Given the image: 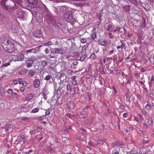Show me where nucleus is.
Masks as SVG:
<instances>
[{
    "mask_svg": "<svg viewBox=\"0 0 154 154\" xmlns=\"http://www.w3.org/2000/svg\"><path fill=\"white\" fill-rule=\"evenodd\" d=\"M130 97L128 95H127V96L126 97V101L127 102H129V103H130Z\"/></svg>",
    "mask_w": 154,
    "mask_h": 154,
    "instance_id": "51",
    "label": "nucleus"
},
{
    "mask_svg": "<svg viewBox=\"0 0 154 154\" xmlns=\"http://www.w3.org/2000/svg\"><path fill=\"white\" fill-rule=\"evenodd\" d=\"M48 94V91L47 88L46 87H45L43 89V94L44 96H46Z\"/></svg>",
    "mask_w": 154,
    "mask_h": 154,
    "instance_id": "21",
    "label": "nucleus"
},
{
    "mask_svg": "<svg viewBox=\"0 0 154 154\" xmlns=\"http://www.w3.org/2000/svg\"><path fill=\"white\" fill-rule=\"evenodd\" d=\"M27 70L26 69H24L21 70L19 72V74L20 75H24L26 73Z\"/></svg>",
    "mask_w": 154,
    "mask_h": 154,
    "instance_id": "23",
    "label": "nucleus"
},
{
    "mask_svg": "<svg viewBox=\"0 0 154 154\" xmlns=\"http://www.w3.org/2000/svg\"><path fill=\"white\" fill-rule=\"evenodd\" d=\"M128 114L127 112L125 113L123 115V117L124 118H126L128 117Z\"/></svg>",
    "mask_w": 154,
    "mask_h": 154,
    "instance_id": "45",
    "label": "nucleus"
},
{
    "mask_svg": "<svg viewBox=\"0 0 154 154\" xmlns=\"http://www.w3.org/2000/svg\"><path fill=\"white\" fill-rule=\"evenodd\" d=\"M55 7V11L56 13H58L59 12V9L60 11L62 12L63 11L66 10V6H61L59 8Z\"/></svg>",
    "mask_w": 154,
    "mask_h": 154,
    "instance_id": "10",
    "label": "nucleus"
},
{
    "mask_svg": "<svg viewBox=\"0 0 154 154\" xmlns=\"http://www.w3.org/2000/svg\"><path fill=\"white\" fill-rule=\"evenodd\" d=\"M81 55H86V48L85 47H82V50L81 51Z\"/></svg>",
    "mask_w": 154,
    "mask_h": 154,
    "instance_id": "24",
    "label": "nucleus"
},
{
    "mask_svg": "<svg viewBox=\"0 0 154 154\" xmlns=\"http://www.w3.org/2000/svg\"><path fill=\"white\" fill-rule=\"evenodd\" d=\"M21 84L22 85L24 86H25L27 85V83L25 81H23L22 82V83Z\"/></svg>",
    "mask_w": 154,
    "mask_h": 154,
    "instance_id": "53",
    "label": "nucleus"
},
{
    "mask_svg": "<svg viewBox=\"0 0 154 154\" xmlns=\"http://www.w3.org/2000/svg\"><path fill=\"white\" fill-rule=\"evenodd\" d=\"M81 39V42L82 43H85L86 42V39L85 38H82Z\"/></svg>",
    "mask_w": 154,
    "mask_h": 154,
    "instance_id": "39",
    "label": "nucleus"
},
{
    "mask_svg": "<svg viewBox=\"0 0 154 154\" xmlns=\"http://www.w3.org/2000/svg\"><path fill=\"white\" fill-rule=\"evenodd\" d=\"M18 83L20 84H21L23 82L21 79H19L18 80Z\"/></svg>",
    "mask_w": 154,
    "mask_h": 154,
    "instance_id": "58",
    "label": "nucleus"
},
{
    "mask_svg": "<svg viewBox=\"0 0 154 154\" xmlns=\"http://www.w3.org/2000/svg\"><path fill=\"white\" fill-rule=\"evenodd\" d=\"M18 61H22L24 58V56L23 54H20L17 57Z\"/></svg>",
    "mask_w": 154,
    "mask_h": 154,
    "instance_id": "18",
    "label": "nucleus"
},
{
    "mask_svg": "<svg viewBox=\"0 0 154 154\" xmlns=\"http://www.w3.org/2000/svg\"><path fill=\"white\" fill-rule=\"evenodd\" d=\"M145 150V149L143 147L141 148L140 149V154H145L146 153V152L145 151H144V150Z\"/></svg>",
    "mask_w": 154,
    "mask_h": 154,
    "instance_id": "25",
    "label": "nucleus"
},
{
    "mask_svg": "<svg viewBox=\"0 0 154 154\" xmlns=\"http://www.w3.org/2000/svg\"><path fill=\"white\" fill-rule=\"evenodd\" d=\"M17 140L20 143H21V145H23L25 144L26 140L24 136H21L18 137Z\"/></svg>",
    "mask_w": 154,
    "mask_h": 154,
    "instance_id": "8",
    "label": "nucleus"
},
{
    "mask_svg": "<svg viewBox=\"0 0 154 154\" xmlns=\"http://www.w3.org/2000/svg\"><path fill=\"white\" fill-rule=\"evenodd\" d=\"M107 42V41L104 39H101L98 41V43L102 46H105Z\"/></svg>",
    "mask_w": 154,
    "mask_h": 154,
    "instance_id": "12",
    "label": "nucleus"
},
{
    "mask_svg": "<svg viewBox=\"0 0 154 154\" xmlns=\"http://www.w3.org/2000/svg\"><path fill=\"white\" fill-rule=\"evenodd\" d=\"M143 127L145 129H147L148 126L145 123H143Z\"/></svg>",
    "mask_w": 154,
    "mask_h": 154,
    "instance_id": "48",
    "label": "nucleus"
},
{
    "mask_svg": "<svg viewBox=\"0 0 154 154\" xmlns=\"http://www.w3.org/2000/svg\"><path fill=\"white\" fill-rule=\"evenodd\" d=\"M2 45L5 51L8 53H13L14 54L20 53L19 50L15 48L11 41L7 40L2 42Z\"/></svg>",
    "mask_w": 154,
    "mask_h": 154,
    "instance_id": "1",
    "label": "nucleus"
},
{
    "mask_svg": "<svg viewBox=\"0 0 154 154\" xmlns=\"http://www.w3.org/2000/svg\"><path fill=\"white\" fill-rule=\"evenodd\" d=\"M73 55L76 58H78L79 57L80 54L78 52L76 51L73 53Z\"/></svg>",
    "mask_w": 154,
    "mask_h": 154,
    "instance_id": "27",
    "label": "nucleus"
},
{
    "mask_svg": "<svg viewBox=\"0 0 154 154\" xmlns=\"http://www.w3.org/2000/svg\"><path fill=\"white\" fill-rule=\"evenodd\" d=\"M11 60L14 61H18L17 57L16 56H14L12 58H11Z\"/></svg>",
    "mask_w": 154,
    "mask_h": 154,
    "instance_id": "33",
    "label": "nucleus"
},
{
    "mask_svg": "<svg viewBox=\"0 0 154 154\" xmlns=\"http://www.w3.org/2000/svg\"><path fill=\"white\" fill-rule=\"evenodd\" d=\"M12 30L13 32H17L18 31L17 28V27H15V28H13Z\"/></svg>",
    "mask_w": 154,
    "mask_h": 154,
    "instance_id": "40",
    "label": "nucleus"
},
{
    "mask_svg": "<svg viewBox=\"0 0 154 154\" xmlns=\"http://www.w3.org/2000/svg\"><path fill=\"white\" fill-rule=\"evenodd\" d=\"M29 119L28 117H23L22 118V119L24 121L27 120Z\"/></svg>",
    "mask_w": 154,
    "mask_h": 154,
    "instance_id": "63",
    "label": "nucleus"
},
{
    "mask_svg": "<svg viewBox=\"0 0 154 154\" xmlns=\"http://www.w3.org/2000/svg\"><path fill=\"white\" fill-rule=\"evenodd\" d=\"M103 144V141L102 140H98L97 142V145H100V144Z\"/></svg>",
    "mask_w": 154,
    "mask_h": 154,
    "instance_id": "41",
    "label": "nucleus"
},
{
    "mask_svg": "<svg viewBox=\"0 0 154 154\" xmlns=\"http://www.w3.org/2000/svg\"><path fill=\"white\" fill-rule=\"evenodd\" d=\"M26 53H35L36 52V50L34 48H32L29 50H27L25 51Z\"/></svg>",
    "mask_w": 154,
    "mask_h": 154,
    "instance_id": "19",
    "label": "nucleus"
},
{
    "mask_svg": "<svg viewBox=\"0 0 154 154\" xmlns=\"http://www.w3.org/2000/svg\"><path fill=\"white\" fill-rule=\"evenodd\" d=\"M33 35L35 37L40 38L42 36L43 34L42 32L40 30H37L33 32Z\"/></svg>",
    "mask_w": 154,
    "mask_h": 154,
    "instance_id": "6",
    "label": "nucleus"
},
{
    "mask_svg": "<svg viewBox=\"0 0 154 154\" xmlns=\"http://www.w3.org/2000/svg\"><path fill=\"white\" fill-rule=\"evenodd\" d=\"M51 77L52 76L51 75H47L45 77L44 79L46 80H49L51 79Z\"/></svg>",
    "mask_w": 154,
    "mask_h": 154,
    "instance_id": "37",
    "label": "nucleus"
},
{
    "mask_svg": "<svg viewBox=\"0 0 154 154\" xmlns=\"http://www.w3.org/2000/svg\"><path fill=\"white\" fill-rule=\"evenodd\" d=\"M12 97H16L17 96V94L16 92H12L11 94Z\"/></svg>",
    "mask_w": 154,
    "mask_h": 154,
    "instance_id": "42",
    "label": "nucleus"
},
{
    "mask_svg": "<svg viewBox=\"0 0 154 154\" xmlns=\"http://www.w3.org/2000/svg\"><path fill=\"white\" fill-rule=\"evenodd\" d=\"M24 89L25 88L24 87H21L20 88V90L21 92H23L24 91Z\"/></svg>",
    "mask_w": 154,
    "mask_h": 154,
    "instance_id": "54",
    "label": "nucleus"
},
{
    "mask_svg": "<svg viewBox=\"0 0 154 154\" xmlns=\"http://www.w3.org/2000/svg\"><path fill=\"white\" fill-rule=\"evenodd\" d=\"M67 73L69 75H71L72 74V72L70 70H68Z\"/></svg>",
    "mask_w": 154,
    "mask_h": 154,
    "instance_id": "57",
    "label": "nucleus"
},
{
    "mask_svg": "<svg viewBox=\"0 0 154 154\" xmlns=\"http://www.w3.org/2000/svg\"><path fill=\"white\" fill-rule=\"evenodd\" d=\"M52 42L51 41H49L48 42L45 43L44 44L45 46H48L49 45H52Z\"/></svg>",
    "mask_w": 154,
    "mask_h": 154,
    "instance_id": "36",
    "label": "nucleus"
},
{
    "mask_svg": "<svg viewBox=\"0 0 154 154\" xmlns=\"http://www.w3.org/2000/svg\"><path fill=\"white\" fill-rule=\"evenodd\" d=\"M154 79V77L153 75H152L151 76V79L150 80V81L149 82V84L150 86L151 85H152V82L153 80Z\"/></svg>",
    "mask_w": 154,
    "mask_h": 154,
    "instance_id": "44",
    "label": "nucleus"
},
{
    "mask_svg": "<svg viewBox=\"0 0 154 154\" xmlns=\"http://www.w3.org/2000/svg\"><path fill=\"white\" fill-rule=\"evenodd\" d=\"M113 154H119L118 152L117 151L115 150L112 151Z\"/></svg>",
    "mask_w": 154,
    "mask_h": 154,
    "instance_id": "60",
    "label": "nucleus"
},
{
    "mask_svg": "<svg viewBox=\"0 0 154 154\" xmlns=\"http://www.w3.org/2000/svg\"><path fill=\"white\" fill-rule=\"evenodd\" d=\"M16 17L21 20H23L26 18L27 14L26 13L23 11L22 10L19 9L17 12Z\"/></svg>",
    "mask_w": 154,
    "mask_h": 154,
    "instance_id": "4",
    "label": "nucleus"
},
{
    "mask_svg": "<svg viewBox=\"0 0 154 154\" xmlns=\"http://www.w3.org/2000/svg\"><path fill=\"white\" fill-rule=\"evenodd\" d=\"M141 75H139L137 71H135V72L134 75L135 77L137 78H138V77H139L142 80L143 78V74H142Z\"/></svg>",
    "mask_w": 154,
    "mask_h": 154,
    "instance_id": "17",
    "label": "nucleus"
},
{
    "mask_svg": "<svg viewBox=\"0 0 154 154\" xmlns=\"http://www.w3.org/2000/svg\"><path fill=\"white\" fill-rule=\"evenodd\" d=\"M1 5L4 9L7 10L11 9L14 10L17 8V6H14L15 3L12 0H2Z\"/></svg>",
    "mask_w": 154,
    "mask_h": 154,
    "instance_id": "2",
    "label": "nucleus"
},
{
    "mask_svg": "<svg viewBox=\"0 0 154 154\" xmlns=\"http://www.w3.org/2000/svg\"><path fill=\"white\" fill-rule=\"evenodd\" d=\"M40 84V80L38 79H35L34 81V86L35 88H38Z\"/></svg>",
    "mask_w": 154,
    "mask_h": 154,
    "instance_id": "11",
    "label": "nucleus"
},
{
    "mask_svg": "<svg viewBox=\"0 0 154 154\" xmlns=\"http://www.w3.org/2000/svg\"><path fill=\"white\" fill-rule=\"evenodd\" d=\"M91 65L90 64L88 66V71L91 70Z\"/></svg>",
    "mask_w": 154,
    "mask_h": 154,
    "instance_id": "52",
    "label": "nucleus"
},
{
    "mask_svg": "<svg viewBox=\"0 0 154 154\" xmlns=\"http://www.w3.org/2000/svg\"><path fill=\"white\" fill-rule=\"evenodd\" d=\"M18 4H19L20 5H21L22 3L23 2L22 1V0H14Z\"/></svg>",
    "mask_w": 154,
    "mask_h": 154,
    "instance_id": "34",
    "label": "nucleus"
},
{
    "mask_svg": "<svg viewBox=\"0 0 154 154\" xmlns=\"http://www.w3.org/2000/svg\"><path fill=\"white\" fill-rule=\"evenodd\" d=\"M33 97V95L32 94H28L26 97V99L27 100H31Z\"/></svg>",
    "mask_w": 154,
    "mask_h": 154,
    "instance_id": "22",
    "label": "nucleus"
},
{
    "mask_svg": "<svg viewBox=\"0 0 154 154\" xmlns=\"http://www.w3.org/2000/svg\"><path fill=\"white\" fill-rule=\"evenodd\" d=\"M96 57L95 55L94 54H91L90 57V58L91 59H94Z\"/></svg>",
    "mask_w": 154,
    "mask_h": 154,
    "instance_id": "43",
    "label": "nucleus"
},
{
    "mask_svg": "<svg viewBox=\"0 0 154 154\" xmlns=\"http://www.w3.org/2000/svg\"><path fill=\"white\" fill-rule=\"evenodd\" d=\"M81 55V56H80L79 60L81 61H83L86 57V56L84 54H83V55Z\"/></svg>",
    "mask_w": 154,
    "mask_h": 154,
    "instance_id": "28",
    "label": "nucleus"
},
{
    "mask_svg": "<svg viewBox=\"0 0 154 154\" xmlns=\"http://www.w3.org/2000/svg\"><path fill=\"white\" fill-rule=\"evenodd\" d=\"M50 1H52L53 2H62L63 0H49Z\"/></svg>",
    "mask_w": 154,
    "mask_h": 154,
    "instance_id": "46",
    "label": "nucleus"
},
{
    "mask_svg": "<svg viewBox=\"0 0 154 154\" xmlns=\"http://www.w3.org/2000/svg\"><path fill=\"white\" fill-rule=\"evenodd\" d=\"M73 12L72 10H69L64 14V18L67 21L71 23H74L76 21V19L73 16Z\"/></svg>",
    "mask_w": 154,
    "mask_h": 154,
    "instance_id": "3",
    "label": "nucleus"
},
{
    "mask_svg": "<svg viewBox=\"0 0 154 154\" xmlns=\"http://www.w3.org/2000/svg\"><path fill=\"white\" fill-rule=\"evenodd\" d=\"M4 92V89L0 84V94Z\"/></svg>",
    "mask_w": 154,
    "mask_h": 154,
    "instance_id": "38",
    "label": "nucleus"
},
{
    "mask_svg": "<svg viewBox=\"0 0 154 154\" xmlns=\"http://www.w3.org/2000/svg\"><path fill=\"white\" fill-rule=\"evenodd\" d=\"M36 73V71L34 70L30 69L29 71V74L31 77L34 75Z\"/></svg>",
    "mask_w": 154,
    "mask_h": 154,
    "instance_id": "16",
    "label": "nucleus"
},
{
    "mask_svg": "<svg viewBox=\"0 0 154 154\" xmlns=\"http://www.w3.org/2000/svg\"><path fill=\"white\" fill-rule=\"evenodd\" d=\"M141 112L144 115H146V111L144 109H142L141 110Z\"/></svg>",
    "mask_w": 154,
    "mask_h": 154,
    "instance_id": "59",
    "label": "nucleus"
},
{
    "mask_svg": "<svg viewBox=\"0 0 154 154\" xmlns=\"http://www.w3.org/2000/svg\"><path fill=\"white\" fill-rule=\"evenodd\" d=\"M108 35L111 38L113 37V36L112 35V34L111 33H109Z\"/></svg>",
    "mask_w": 154,
    "mask_h": 154,
    "instance_id": "64",
    "label": "nucleus"
},
{
    "mask_svg": "<svg viewBox=\"0 0 154 154\" xmlns=\"http://www.w3.org/2000/svg\"><path fill=\"white\" fill-rule=\"evenodd\" d=\"M120 29V28H119H119H117V27H116V29L114 30V32H116L117 31H119Z\"/></svg>",
    "mask_w": 154,
    "mask_h": 154,
    "instance_id": "61",
    "label": "nucleus"
},
{
    "mask_svg": "<svg viewBox=\"0 0 154 154\" xmlns=\"http://www.w3.org/2000/svg\"><path fill=\"white\" fill-rule=\"evenodd\" d=\"M34 61L32 60H28L26 61V66L27 68H30L32 66Z\"/></svg>",
    "mask_w": 154,
    "mask_h": 154,
    "instance_id": "9",
    "label": "nucleus"
},
{
    "mask_svg": "<svg viewBox=\"0 0 154 154\" xmlns=\"http://www.w3.org/2000/svg\"><path fill=\"white\" fill-rule=\"evenodd\" d=\"M27 2L31 5H36L38 3L37 0H27Z\"/></svg>",
    "mask_w": 154,
    "mask_h": 154,
    "instance_id": "15",
    "label": "nucleus"
},
{
    "mask_svg": "<svg viewBox=\"0 0 154 154\" xmlns=\"http://www.w3.org/2000/svg\"><path fill=\"white\" fill-rule=\"evenodd\" d=\"M45 51L46 54H48L49 53V50L48 48L45 49Z\"/></svg>",
    "mask_w": 154,
    "mask_h": 154,
    "instance_id": "62",
    "label": "nucleus"
},
{
    "mask_svg": "<svg viewBox=\"0 0 154 154\" xmlns=\"http://www.w3.org/2000/svg\"><path fill=\"white\" fill-rule=\"evenodd\" d=\"M72 89V87L70 84H68L66 86V90L68 91H71Z\"/></svg>",
    "mask_w": 154,
    "mask_h": 154,
    "instance_id": "31",
    "label": "nucleus"
},
{
    "mask_svg": "<svg viewBox=\"0 0 154 154\" xmlns=\"http://www.w3.org/2000/svg\"><path fill=\"white\" fill-rule=\"evenodd\" d=\"M120 42L122 44L121 45L122 47V49L123 48L125 49L126 48V46H125V44L123 43V41L122 40H120Z\"/></svg>",
    "mask_w": 154,
    "mask_h": 154,
    "instance_id": "26",
    "label": "nucleus"
},
{
    "mask_svg": "<svg viewBox=\"0 0 154 154\" xmlns=\"http://www.w3.org/2000/svg\"><path fill=\"white\" fill-rule=\"evenodd\" d=\"M67 106L71 109H73L75 107V104L72 101H70L68 104Z\"/></svg>",
    "mask_w": 154,
    "mask_h": 154,
    "instance_id": "13",
    "label": "nucleus"
},
{
    "mask_svg": "<svg viewBox=\"0 0 154 154\" xmlns=\"http://www.w3.org/2000/svg\"><path fill=\"white\" fill-rule=\"evenodd\" d=\"M113 70H114V68H113V67H111L110 68V73L111 74H112V73L113 71Z\"/></svg>",
    "mask_w": 154,
    "mask_h": 154,
    "instance_id": "56",
    "label": "nucleus"
},
{
    "mask_svg": "<svg viewBox=\"0 0 154 154\" xmlns=\"http://www.w3.org/2000/svg\"><path fill=\"white\" fill-rule=\"evenodd\" d=\"M148 124L149 125H152L153 124V119L152 117H149L147 122Z\"/></svg>",
    "mask_w": 154,
    "mask_h": 154,
    "instance_id": "20",
    "label": "nucleus"
},
{
    "mask_svg": "<svg viewBox=\"0 0 154 154\" xmlns=\"http://www.w3.org/2000/svg\"><path fill=\"white\" fill-rule=\"evenodd\" d=\"M43 17V16L41 11H40V12L37 13L36 14V18L39 22L40 23L42 21Z\"/></svg>",
    "mask_w": 154,
    "mask_h": 154,
    "instance_id": "7",
    "label": "nucleus"
},
{
    "mask_svg": "<svg viewBox=\"0 0 154 154\" xmlns=\"http://www.w3.org/2000/svg\"><path fill=\"white\" fill-rule=\"evenodd\" d=\"M72 84L73 85H75L76 84V80H71Z\"/></svg>",
    "mask_w": 154,
    "mask_h": 154,
    "instance_id": "50",
    "label": "nucleus"
},
{
    "mask_svg": "<svg viewBox=\"0 0 154 154\" xmlns=\"http://www.w3.org/2000/svg\"><path fill=\"white\" fill-rule=\"evenodd\" d=\"M91 37L92 38L94 39L96 37V33H93L91 35Z\"/></svg>",
    "mask_w": 154,
    "mask_h": 154,
    "instance_id": "47",
    "label": "nucleus"
},
{
    "mask_svg": "<svg viewBox=\"0 0 154 154\" xmlns=\"http://www.w3.org/2000/svg\"><path fill=\"white\" fill-rule=\"evenodd\" d=\"M39 108L38 107H36L33 109L32 111V112L33 113H35L37 112L38 111Z\"/></svg>",
    "mask_w": 154,
    "mask_h": 154,
    "instance_id": "30",
    "label": "nucleus"
},
{
    "mask_svg": "<svg viewBox=\"0 0 154 154\" xmlns=\"http://www.w3.org/2000/svg\"><path fill=\"white\" fill-rule=\"evenodd\" d=\"M51 52L53 54H63L65 53V50L60 48H56L52 49Z\"/></svg>",
    "mask_w": 154,
    "mask_h": 154,
    "instance_id": "5",
    "label": "nucleus"
},
{
    "mask_svg": "<svg viewBox=\"0 0 154 154\" xmlns=\"http://www.w3.org/2000/svg\"><path fill=\"white\" fill-rule=\"evenodd\" d=\"M145 108L146 109H149L150 108V105L147 104L145 106Z\"/></svg>",
    "mask_w": 154,
    "mask_h": 154,
    "instance_id": "55",
    "label": "nucleus"
},
{
    "mask_svg": "<svg viewBox=\"0 0 154 154\" xmlns=\"http://www.w3.org/2000/svg\"><path fill=\"white\" fill-rule=\"evenodd\" d=\"M8 93L9 94H12L13 92L12 90L11 89H9L7 91Z\"/></svg>",
    "mask_w": 154,
    "mask_h": 154,
    "instance_id": "49",
    "label": "nucleus"
},
{
    "mask_svg": "<svg viewBox=\"0 0 154 154\" xmlns=\"http://www.w3.org/2000/svg\"><path fill=\"white\" fill-rule=\"evenodd\" d=\"M80 138V139H82V141H85L86 140V138L85 137L83 134H82L80 136V137H79V139Z\"/></svg>",
    "mask_w": 154,
    "mask_h": 154,
    "instance_id": "32",
    "label": "nucleus"
},
{
    "mask_svg": "<svg viewBox=\"0 0 154 154\" xmlns=\"http://www.w3.org/2000/svg\"><path fill=\"white\" fill-rule=\"evenodd\" d=\"M80 117L81 118H85V116L86 113V112L85 111V109H83L80 112Z\"/></svg>",
    "mask_w": 154,
    "mask_h": 154,
    "instance_id": "14",
    "label": "nucleus"
},
{
    "mask_svg": "<svg viewBox=\"0 0 154 154\" xmlns=\"http://www.w3.org/2000/svg\"><path fill=\"white\" fill-rule=\"evenodd\" d=\"M41 65L43 67L45 66L47 64V62L46 61L44 60H42L41 62Z\"/></svg>",
    "mask_w": 154,
    "mask_h": 154,
    "instance_id": "29",
    "label": "nucleus"
},
{
    "mask_svg": "<svg viewBox=\"0 0 154 154\" xmlns=\"http://www.w3.org/2000/svg\"><path fill=\"white\" fill-rule=\"evenodd\" d=\"M10 62H8L7 63L3 64L2 65V67L7 66H8L10 65Z\"/></svg>",
    "mask_w": 154,
    "mask_h": 154,
    "instance_id": "35",
    "label": "nucleus"
}]
</instances>
